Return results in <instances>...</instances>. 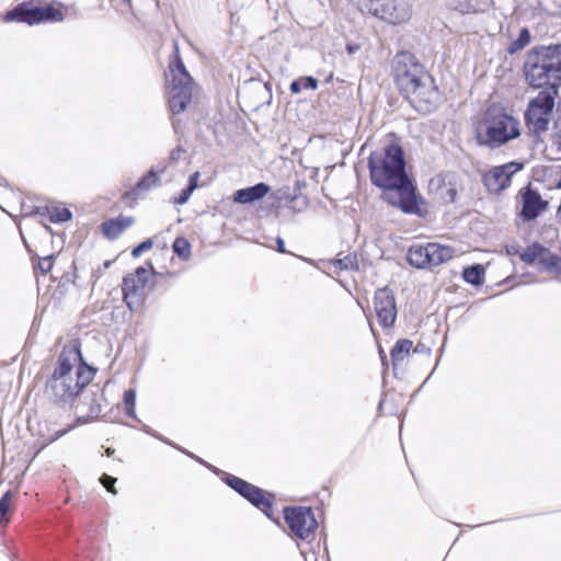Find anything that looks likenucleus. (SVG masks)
<instances>
[{"label": "nucleus", "mask_w": 561, "mask_h": 561, "mask_svg": "<svg viewBox=\"0 0 561 561\" xmlns=\"http://www.w3.org/2000/svg\"><path fill=\"white\" fill-rule=\"evenodd\" d=\"M419 351H421V347L414 348V352H419Z\"/></svg>", "instance_id": "nucleus-50"}, {"label": "nucleus", "mask_w": 561, "mask_h": 561, "mask_svg": "<svg viewBox=\"0 0 561 561\" xmlns=\"http://www.w3.org/2000/svg\"><path fill=\"white\" fill-rule=\"evenodd\" d=\"M369 171L373 184L387 190L383 198L407 214H421L415 188L405 172L403 151L399 146H388L369 157Z\"/></svg>", "instance_id": "nucleus-1"}, {"label": "nucleus", "mask_w": 561, "mask_h": 561, "mask_svg": "<svg viewBox=\"0 0 561 561\" xmlns=\"http://www.w3.org/2000/svg\"><path fill=\"white\" fill-rule=\"evenodd\" d=\"M538 264L542 270L561 272V257L551 253L547 248L543 249Z\"/></svg>", "instance_id": "nucleus-22"}, {"label": "nucleus", "mask_w": 561, "mask_h": 561, "mask_svg": "<svg viewBox=\"0 0 561 561\" xmlns=\"http://www.w3.org/2000/svg\"><path fill=\"white\" fill-rule=\"evenodd\" d=\"M558 90L547 87L530 99L525 111V124L528 130L538 139L548 133L554 116V105Z\"/></svg>", "instance_id": "nucleus-6"}, {"label": "nucleus", "mask_w": 561, "mask_h": 561, "mask_svg": "<svg viewBox=\"0 0 561 561\" xmlns=\"http://www.w3.org/2000/svg\"><path fill=\"white\" fill-rule=\"evenodd\" d=\"M172 249L173 252L183 260H187L191 255V244L185 238H176L172 244Z\"/></svg>", "instance_id": "nucleus-27"}, {"label": "nucleus", "mask_w": 561, "mask_h": 561, "mask_svg": "<svg viewBox=\"0 0 561 561\" xmlns=\"http://www.w3.org/2000/svg\"><path fill=\"white\" fill-rule=\"evenodd\" d=\"M153 245V242L152 240L150 239H147L145 241H142L140 244H138L136 248L133 249L131 251V254L133 256L137 257L139 256L142 252L151 249Z\"/></svg>", "instance_id": "nucleus-33"}, {"label": "nucleus", "mask_w": 561, "mask_h": 561, "mask_svg": "<svg viewBox=\"0 0 561 561\" xmlns=\"http://www.w3.org/2000/svg\"><path fill=\"white\" fill-rule=\"evenodd\" d=\"M520 196L523 202L520 216L525 220L536 219L548 205V203L541 198V195L529 186L520 192Z\"/></svg>", "instance_id": "nucleus-14"}, {"label": "nucleus", "mask_w": 561, "mask_h": 561, "mask_svg": "<svg viewBox=\"0 0 561 561\" xmlns=\"http://www.w3.org/2000/svg\"><path fill=\"white\" fill-rule=\"evenodd\" d=\"M247 492H250V490H245V488L239 490V494H241L243 497H245Z\"/></svg>", "instance_id": "nucleus-45"}, {"label": "nucleus", "mask_w": 561, "mask_h": 561, "mask_svg": "<svg viewBox=\"0 0 561 561\" xmlns=\"http://www.w3.org/2000/svg\"><path fill=\"white\" fill-rule=\"evenodd\" d=\"M152 272V265H149V268L140 266L135 273L124 277L122 290L124 301L130 311H136L142 306L147 295L146 286Z\"/></svg>", "instance_id": "nucleus-8"}, {"label": "nucleus", "mask_w": 561, "mask_h": 561, "mask_svg": "<svg viewBox=\"0 0 561 561\" xmlns=\"http://www.w3.org/2000/svg\"><path fill=\"white\" fill-rule=\"evenodd\" d=\"M524 75L534 88L556 87L561 81V45L540 46L526 55Z\"/></svg>", "instance_id": "nucleus-4"}, {"label": "nucleus", "mask_w": 561, "mask_h": 561, "mask_svg": "<svg viewBox=\"0 0 561 561\" xmlns=\"http://www.w3.org/2000/svg\"><path fill=\"white\" fill-rule=\"evenodd\" d=\"M11 497L12 493L11 491H8L3 494V496L0 500V523L7 519V515L10 511Z\"/></svg>", "instance_id": "nucleus-30"}, {"label": "nucleus", "mask_w": 561, "mask_h": 561, "mask_svg": "<svg viewBox=\"0 0 561 561\" xmlns=\"http://www.w3.org/2000/svg\"><path fill=\"white\" fill-rule=\"evenodd\" d=\"M270 192V186L265 183H257L253 186L241 188L233 194V201L240 204H250L262 199Z\"/></svg>", "instance_id": "nucleus-15"}, {"label": "nucleus", "mask_w": 561, "mask_h": 561, "mask_svg": "<svg viewBox=\"0 0 561 561\" xmlns=\"http://www.w3.org/2000/svg\"><path fill=\"white\" fill-rule=\"evenodd\" d=\"M375 312L383 329L393 327L397 319V306L393 293L388 288H379L374 298Z\"/></svg>", "instance_id": "nucleus-13"}, {"label": "nucleus", "mask_w": 561, "mask_h": 561, "mask_svg": "<svg viewBox=\"0 0 561 561\" xmlns=\"http://www.w3.org/2000/svg\"><path fill=\"white\" fill-rule=\"evenodd\" d=\"M545 247L539 243H533L528 245L523 252L519 253V257L523 262L527 264H534L536 262L539 263L541 253Z\"/></svg>", "instance_id": "nucleus-24"}, {"label": "nucleus", "mask_w": 561, "mask_h": 561, "mask_svg": "<svg viewBox=\"0 0 561 561\" xmlns=\"http://www.w3.org/2000/svg\"><path fill=\"white\" fill-rule=\"evenodd\" d=\"M174 157H178V153H175V151H172L171 158L173 159Z\"/></svg>", "instance_id": "nucleus-48"}, {"label": "nucleus", "mask_w": 561, "mask_h": 561, "mask_svg": "<svg viewBox=\"0 0 561 561\" xmlns=\"http://www.w3.org/2000/svg\"><path fill=\"white\" fill-rule=\"evenodd\" d=\"M69 431V428H65V430H61L59 432H57L49 440L48 443H53L55 442L56 439H58L59 437H61L62 435H65L67 432Z\"/></svg>", "instance_id": "nucleus-42"}, {"label": "nucleus", "mask_w": 561, "mask_h": 561, "mask_svg": "<svg viewBox=\"0 0 561 561\" xmlns=\"http://www.w3.org/2000/svg\"><path fill=\"white\" fill-rule=\"evenodd\" d=\"M173 47L174 60L169 66L171 80L168 81V98L171 113L179 114L191 102L194 82L179 55L178 43L174 42Z\"/></svg>", "instance_id": "nucleus-7"}, {"label": "nucleus", "mask_w": 561, "mask_h": 561, "mask_svg": "<svg viewBox=\"0 0 561 561\" xmlns=\"http://www.w3.org/2000/svg\"><path fill=\"white\" fill-rule=\"evenodd\" d=\"M334 265L339 267L340 270H347L353 265V260L348 256L344 259L336 260L334 262Z\"/></svg>", "instance_id": "nucleus-39"}, {"label": "nucleus", "mask_w": 561, "mask_h": 561, "mask_svg": "<svg viewBox=\"0 0 561 561\" xmlns=\"http://www.w3.org/2000/svg\"><path fill=\"white\" fill-rule=\"evenodd\" d=\"M102 232L108 239H116L122 233L115 219L103 222Z\"/></svg>", "instance_id": "nucleus-28"}, {"label": "nucleus", "mask_w": 561, "mask_h": 561, "mask_svg": "<svg viewBox=\"0 0 561 561\" xmlns=\"http://www.w3.org/2000/svg\"><path fill=\"white\" fill-rule=\"evenodd\" d=\"M428 259L431 266H437L449 261L454 256V249L439 243H427Z\"/></svg>", "instance_id": "nucleus-17"}, {"label": "nucleus", "mask_w": 561, "mask_h": 561, "mask_svg": "<svg viewBox=\"0 0 561 561\" xmlns=\"http://www.w3.org/2000/svg\"><path fill=\"white\" fill-rule=\"evenodd\" d=\"M115 221L118 224L121 228V232H123L126 228L130 227L134 224V219L131 217H117Z\"/></svg>", "instance_id": "nucleus-37"}, {"label": "nucleus", "mask_w": 561, "mask_h": 561, "mask_svg": "<svg viewBox=\"0 0 561 561\" xmlns=\"http://www.w3.org/2000/svg\"><path fill=\"white\" fill-rule=\"evenodd\" d=\"M195 188H196V184H192V185H188L185 190H183L178 199V203H180V204L186 203Z\"/></svg>", "instance_id": "nucleus-35"}, {"label": "nucleus", "mask_w": 561, "mask_h": 561, "mask_svg": "<svg viewBox=\"0 0 561 561\" xmlns=\"http://www.w3.org/2000/svg\"><path fill=\"white\" fill-rule=\"evenodd\" d=\"M174 157H178V153H175V151H172L171 158L173 159Z\"/></svg>", "instance_id": "nucleus-47"}, {"label": "nucleus", "mask_w": 561, "mask_h": 561, "mask_svg": "<svg viewBox=\"0 0 561 561\" xmlns=\"http://www.w3.org/2000/svg\"><path fill=\"white\" fill-rule=\"evenodd\" d=\"M164 168L160 170H150L129 192L125 193V197H138L160 184L159 173L164 172Z\"/></svg>", "instance_id": "nucleus-16"}, {"label": "nucleus", "mask_w": 561, "mask_h": 561, "mask_svg": "<svg viewBox=\"0 0 561 561\" xmlns=\"http://www.w3.org/2000/svg\"><path fill=\"white\" fill-rule=\"evenodd\" d=\"M227 483L229 486H231L238 493H239V490H241L242 488H245V490H249V485H250V483H248L247 481H244L238 477H234V476H230L227 479Z\"/></svg>", "instance_id": "nucleus-31"}, {"label": "nucleus", "mask_w": 561, "mask_h": 561, "mask_svg": "<svg viewBox=\"0 0 561 561\" xmlns=\"http://www.w3.org/2000/svg\"><path fill=\"white\" fill-rule=\"evenodd\" d=\"M250 492H247L245 497L249 502H251L256 507L261 508L268 517H271V502L265 497L264 492L256 488L255 485H249Z\"/></svg>", "instance_id": "nucleus-20"}, {"label": "nucleus", "mask_w": 561, "mask_h": 561, "mask_svg": "<svg viewBox=\"0 0 561 561\" xmlns=\"http://www.w3.org/2000/svg\"><path fill=\"white\" fill-rule=\"evenodd\" d=\"M302 90V82L301 79L295 80L290 83V91L295 94L301 92Z\"/></svg>", "instance_id": "nucleus-40"}, {"label": "nucleus", "mask_w": 561, "mask_h": 561, "mask_svg": "<svg viewBox=\"0 0 561 561\" xmlns=\"http://www.w3.org/2000/svg\"><path fill=\"white\" fill-rule=\"evenodd\" d=\"M198 172H195L193 175L190 176V184L188 185H192V184H196V181H197V178H198Z\"/></svg>", "instance_id": "nucleus-44"}, {"label": "nucleus", "mask_w": 561, "mask_h": 561, "mask_svg": "<svg viewBox=\"0 0 561 561\" xmlns=\"http://www.w3.org/2000/svg\"><path fill=\"white\" fill-rule=\"evenodd\" d=\"M522 134L518 118L501 107L491 106L486 110L477 130V141L491 150L499 149L517 139Z\"/></svg>", "instance_id": "nucleus-5"}, {"label": "nucleus", "mask_w": 561, "mask_h": 561, "mask_svg": "<svg viewBox=\"0 0 561 561\" xmlns=\"http://www.w3.org/2000/svg\"><path fill=\"white\" fill-rule=\"evenodd\" d=\"M302 82V89H309V90H316L318 88V81L317 79L312 77H304L300 78Z\"/></svg>", "instance_id": "nucleus-34"}, {"label": "nucleus", "mask_w": 561, "mask_h": 561, "mask_svg": "<svg viewBox=\"0 0 561 561\" xmlns=\"http://www.w3.org/2000/svg\"><path fill=\"white\" fill-rule=\"evenodd\" d=\"M556 181H557V187L561 188V165H559L556 171Z\"/></svg>", "instance_id": "nucleus-43"}, {"label": "nucleus", "mask_w": 561, "mask_h": 561, "mask_svg": "<svg viewBox=\"0 0 561 561\" xmlns=\"http://www.w3.org/2000/svg\"><path fill=\"white\" fill-rule=\"evenodd\" d=\"M115 221L118 224L121 228V232H123L126 228L130 227L134 224V219L131 217H117Z\"/></svg>", "instance_id": "nucleus-36"}, {"label": "nucleus", "mask_w": 561, "mask_h": 561, "mask_svg": "<svg viewBox=\"0 0 561 561\" xmlns=\"http://www.w3.org/2000/svg\"><path fill=\"white\" fill-rule=\"evenodd\" d=\"M523 168L524 164L517 161L493 167L483 174V184L490 193H501L511 185L513 175Z\"/></svg>", "instance_id": "nucleus-12"}, {"label": "nucleus", "mask_w": 561, "mask_h": 561, "mask_svg": "<svg viewBox=\"0 0 561 561\" xmlns=\"http://www.w3.org/2000/svg\"><path fill=\"white\" fill-rule=\"evenodd\" d=\"M94 370L82 363L78 346H65L46 383V393L58 403H70L93 379Z\"/></svg>", "instance_id": "nucleus-3"}, {"label": "nucleus", "mask_w": 561, "mask_h": 561, "mask_svg": "<svg viewBox=\"0 0 561 561\" xmlns=\"http://www.w3.org/2000/svg\"><path fill=\"white\" fill-rule=\"evenodd\" d=\"M413 343L410 340L403 339L399 340L393 348L391 350V358L393 362V365H397L400 362H403L405 357L409 355L410 350L412 347Z\"/></svg>", "instance_id": "nucleus-23"}, {"label": "nucleus", "mask_w": 561, "mask_h": 561, "mask_svg": "<svg viewBox=\"0 0 561 561\" xmlns=\"http://www.w3.org/2000/svg\"><path fill=\"white\" fill-rule=\"evenodd\" d=\"M419 351H421V347L414 348V352H419Z\"/></svg>", "instance_id": "nucleus-49"}, {"label": "nucleus", "mask_w": 561, "mask_h": 561, "mask_svg": "<svg viewBox=\"0 0 561 561\" xmlns=\"http://www.w3.org/2000/svg\"><path fill=\"white\" fill-rule=\"evenodd\" d=\"M484 268L482 265H472L463 270V279L472 285H480L483 282Z\"/></svg>", "instance_id": "nucleus-26"}, {"label": "nucleus", "mask_w": 561, "mask_h": 561, "mask_svg": "<svg viewBox=\"0 0 561 561\" xmlns=\"http://www.w3.org/2000/svg\"><path fill=\"white\" fill-rule=\"evenodd\" d=\"M284 516L290 531L302 540L310 539L318 527L317 519L309 507H286Z\"/></svg>", "instance_id": "nucleus-10"}, {"label": "nucleus", "mask_w": 561, "mask_h": 561, "mask_svg": "<svg viewBox=\"0 0 561 561\" xmlns=\"http://www.w3.org/2000/svg\"><path fill=\"white\" fill-rule=\"evenodd\" d=\"M100 481L101 483L103 484V486L111 493L113 494H116L117 491L115 489V482H116V479L108 476V474H103L101 478H100Z\"/></svg>", "instance_id": "nucleus-32"}, {"label": "nucleus", "mask_w": 561, "mask_h": 561, "mask_svg": "<svg viewBox=\"0 0 561 561\" xmlns=\"http://www.w3.org/2000/svg\"><path fill=\"white\" fill-rule=\"evenodd\" d=\"M530 38L529 30L527 27H523L519 31L518 37L507 47L508 54L514 55L523 50L530 43Z\"/></svg>", "instance_id": "nucleus-25"}, {"label": "nucleus", "mask_w": 561, "mask_h": 561, "mask_svg": "<svg viewBox=\"0 0 561 561\" xmlns=\"http://www.w3.org/2000/svg\"><path fill=\"white\" fill-rule=\"evenodd\" d=\"M135 402H136V391L134 389H128L124 392V404L126 409V413L130 417H135Z\"/></svg>", "instance_id": "nucleus-29"}, {"label": "nucleus", "mask_w": 561, "mask_h": 561, "mask_svg": "<svg viewBox=\"0 0 561 561\" xmlns=\"http://www.w3.org/2000/svg\"><path fill=\"white\" fill-rule=\"evenodd\" d=\"M38 266L43 273H48L53 267L51 256H46L42 259L38 263Z\"/></svg>", "instance_id": "nucleus-38"}, {"label": "nucleus", "mask_w": 561, "mask_h": 561, "mask_svg": "<svg viewBox=\"0 0 561 561\" xmlns=\"http://www.w3.org/2000/svg\"><path fill=\"white\" fill-rule=\"evenodd\" d=\"M276 243H277L278 252H280V253H286L287 252L286 249H285V242H284V240L280 237H278L276 239Z\"/></svg>", "instance_id": "nucleus-41"}, {"label": "nucleus", "mask_w": 561, "mask_h": 561, "mask_svg": "<svg viewBox=\"0 0 561 561\" xmlns=\"http://www.w3.org/2000/svg\"><path fill=\"white\" fill-rule=\"evenodd\" d=\"M428 251L426 245H412L408 251V261L412 266L425 268L430 265Z\"/></svg>", "instance_id": "nucleus-19"}, {"label": "nucleus", "mask_w": 561, "mask_h": 561, "mask_svg": "<svg viewBox=\"0 0 561 561\" xmlns=\"http://www.w3.org/2000/svg\"><path fill=\"white\" fill-rule=\"evenodd\" d=\"M366 8L373 15L391 24L407 22L411 16L410 8L396 0H369Z\"/></svg>", "instance_id": "nucleus-11"}, {"label": "nucleus", "mask_w": 561, "mask_h": 561, "mask_svg": "<svg viewBox=\"0 0 561 561\" xmlns=\"http://www.w3.org/2000/svg\"><path fill=\"white\" fill-rule=\"evenodd\" d=\"M64 19V13L51 5L39 8L30 5L27 3L18 5L13 10L7 12L4 16L7 22L19 21L31 25L46 21L61 22Z\"/></svg>", "instance_id": "nucleus-9"}, {"label": "nucleus", "mask_w": 561, "mask_h": 561, "mask_svg": "<svg viewBox=\"0 0 561 561\" xmlns=\"http://www.w3.org/2000/svg\"><path fill=\"white\" fill-rule=\"evenodd\" d=\"M394 79L399 90L420 113L433 112L439 94L433 78L409 51L397 54L392 61Z\"/></svg>", "instance_id": "nucleus-2"}, {"label": "nucleus", "mask_w": 561, "mask_h": 561, "mask_svg": "<svg viewBox=\"0 0 561 561\" xmlns=\"http://www.w3.org/2000/svg\"><path fill=\"white\" fill-rule=\"evenodd\" d=\"M250 492H247L245 497L249 502H251L256 507L261 508L268 517H271V502L265 497L264 492L256 488L255 485H249Z\"/></svg>", "instance_id": "nucleus-21"}, {"label": "nucleus", "mask_w": 561, "mask_h": 561, "mask_svg": "<svg viewBox=\"0 0 561 561\" xmlns=\"http://www.w3.org/2000/svg\"><path fill=\"white\" fill-rule=\"evenodd\" d=\"M113 453H114V450H113V449H111V448H108V449L106 450V455H107V456H112V455H113Z\"/></svg>", "instance_id": "nucleus-46"}, {"label": "nucleus", "mask_w": 561, "mask_h": 561, "mask_svg": "<svg viewBox=\"0 0 561 561\" xmlns=\"http://www.w3.org/2000/svg\"><path fill=\"white\" fill-rule=\"evenodd\" d=\"M34 214L39 216H48L53 222H65L71 219V211L66 207L58 205H48L45 207H36Z\"/></svg>", "instance_id": "nucleus-18"}]
</instances>
